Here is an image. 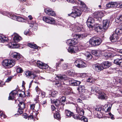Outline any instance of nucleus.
<instances>
[{
	"mask_svg": "<svg viewBox=\"0 0 122 122\" xmlns=\"http://www.w3.org/2000/svg\"><path fill=\"white\" fill-rule=\"evenodd\" d=\"M116 57V58H117L114 60V63L116 64L117 65H119V62H120V61H121V60L120 59V58L118 56Z\"/></svg>",
	"mask_w": 122,
	"mask_h": 122,
	"instance_id": "4c0bfd02",
	"label": "nucleus"
},
{
	"mask_svg": "<svg viewBox=\"0 0 122 122\" xmlns=\"http://www.w3.org/2000/svg\"><path fill=\"white\" fill-rule=\"evenodd\" d=\"M10 57L15 60H19L20 58V54L16 52H12L10 55Z\"/></svg>",
	"mask_w": 122,
	"mask_h": 122,
	"instance_id": "4468645a",
	"label": "nucleus"
},
{
	"mask_svg": "<svg viewBox=\"0 0 122 122\" xmlns=\"http://www.w3.org/2000/svg\"><path fill=\"white\" fill-rule=\"evenodd\" d=\"M25 74L27 76H28V78H30L35 79L37 76L34 74L33 72L28 71L26 72Z\"/></svg>",
	"mask_w": 122,
	"mask_h": 122,
	"instance_id": "f3484780",
	"label": "nucleus"
},
{
	"mask_svg": "<svg viewBox=\"0 0 122 122\" xmlns=\"http://www.w3.org/2000/svg\"><path fill=\"white\" fill-rule=\"evenodd\" d=\"M24 34L26 35H29L30 31L29 29L25 30L24 32Z\"/></svg>",
	"mask_w": 122,
	"mask_h": 122,
	"instance_id": "bf43d9fd",
	"label": "nucleus"
},
{
	"mask_svg": "<svg viewBox=\"0 0 122 122\" xmlns=\"http://www.w3.org/2000/svg\"><path fill=\"white\" fill-rule=\"evenodd\" d=\"M64 76H61V75H58L56 77V78H58V79L59 80L61 81H62L63 80H64V78H65Z\"/></svg>",
	"mask_w": 122,
	"mask_h": 122,
	"instance_id": "c9c22d12",
	"label": "nucleus"
},
{
	"mask_svg": "<svg viewBox=\"0 0 122 122\" xmlns=\"http://www.w3.org/2000/svg\"><path fill=\"white\" fill-rule=\"evenodd\" d=\"M61 67L63 70H66L71 68V67L67 63H66L62 64L61 65Z\"/></svg>",
	"mask_w": 122,
	"mask_h": 122,
	"instance_id": "a878e982",
	"label": "nucleus"
},
{
	"mask_svg": "<svg viewBox=\"0 0 122 122\" xmlns=\"http://www.w3.org/2000/svg\"><path fill=\"white\" fill-rule=\"evenodd\" d=\"M96 91L97 92V93L98 94L97 95L99 98L105 99L107 98L106 94L103 92L102 90L100 89L99 90H97Z\"/></svg>",
	"mask_w": 122,
	"mask_h": 122,
	"instance_id": "6e6552de",
	"label": "nucleus"
},
{
	"mask_svg": "<svg viewBox=\"0 0 122 122\" xmlns=\"http://www.w3.org/2000/svg\"><path fill=\"white\" fill-rule=\"evenodd\" d=\"M55 85L57 86L58 87L60 86L61 85V83L59 81H57L56 82L55 84Z\"/></svg>",
	"mask_w": 122,
	"mask_h": 122,
	"instance_id": "6e6d98bb",
	"label": "nucleus"
},
{
	"mask_svg": "<svg viewBox=\"0 0 122 122\" xmlns=\"http://www.w3.org/2000/svg\"><path fill=\"white\" fill-rule=\"evenodd\" d=\"M38 97L37 96L36 97V99L34 100V101H35V103L32 104L31 102H30L28 103V104H29L30 105V106L31 107H35L36 106H39V102H38Z\"/></svg>",
	"mask_w": 122,
	"mask_h": 122,
	"instance_id": "6ab92c4d",
	"label": "nucleus"
},
{
	"mask_svg": "<svg viewBox=\"0 0 122 122\" xmlns=\"http://www.w3.org/2000/svg\"><path fill=\"white\" fill-rule=\"evenodd\" d=\"M115 56H118L119 58H120V59L121 60V61H122V55H121L117 54Z\"/></svg>",
	"mask_w": 122,
	"mask_h": 122,
	"instance_id": "0e129e2a",
	"label": "nucleus"
},
{
	"mask_svg": "<svg viewBox=\"0 0 122 122\" xmlns=\"http://www.w3.org/2000/svg\"><path fill=\"white\" fill-rule=\"evenodd\" d=\"M45 11L47 15L51 16H55L56 15V14L52 9L48 8L45 9Z\"/></svg>",
	"mask_w": 122,
	"mask_h": 122,
	"instance_id": "2eb2a0df",
	"label": "nucleus"
},
{
	"mask_svg": "<svg viewBox=\"0 0 122 122\" xmlns=\"http://www.w3.org/2000/svg\"><path fill=\"white\" fill-rule=\"evenodd\" d=\"M10 48H18L19 47V45L16 44L15 43L13 42H10L9 44Z\"/></svg>",
	"mask_w": 122,
	"mask_h": 122,
	"instance_id": "cd10ccee",
	"label": "nucleus"
},
{
	"mask_svg": "<svg viewBox=\"0 0 122 122\" xmlns=\"http://www.w3.org/2000/svg\"><path fill=\"white\" fill-rule=\"evenodd\" d=\"M111 65L110 62L107 61H105L100 64H95V69L97 71H100L104 69L109 68Z\"/></svg>",
	"mask_w": 122,
	"mask_h": 122,
	"instance_id": "f257e3e1",
	"label": "nucleus"
},
{
	"mask_svg": "<svg viewBox=\"0 0 122 122\" xmlns=\"http://www.w3.org/2000/svg\"><path fill=\"white\" fill-rule=\"evenodd\" d=\"M66 99V97H62L60 99V101L62 104V106L63 107L65 105V104H67V103H65Z\"/></svg>",
	"mask_w": 122,
	"mask_h": 122,
	"instance_id": "2f4dec72",
	"label": "nucleus"
},
{
	"mask_svg": "<svg viewBox=\"0 0 122 122\" xmlns=\"http://www.w3.org/2000/svg\"><path fill=\"white\" fill-rule=\"evenodd\" d=\"M92 53L93 55L97 56H98L100 54V52L98 50H93L92 51Z\"/></svg>",
	"mask_w": 122,
	"mask_h": 122,
	"instance_id": "f704fd0d",
	"label": "nucleus"
},
{
	"mask_svg": "<svg viewBox=\"0 0 122 122\" xmlns=\"http://www.w3.org/2000/svg\"><path fill=\"white\" fill-rule=\"evenodd\" d=\"M27 46L30 48H34L35 49H37L39 47L36 44L34 43H29L27 44Z\"/></svg>",
	"mask_w": 122,
	"mask_h": 122,
	"instance_id": "393cba45",
	"label": "nucleus"
},
{
	"mask_svg": "<svg viewBox=\"0 0 122 122\" xmlns=\"http://www.w3.org/2000/svg\"><path fill=\"white\" fill-rule=\"evenodd\" d=\"M87 55H86V56L88 58H91L92 57V56L90 53L88 52H87Z\"/></svg>",
	"mask_w": 122,
	"mask_h": 122,
	"instance_id": "69168bd1",
	"label": "nucleus"
},
{
	"mask_svg": "<svg viewBox=\"0 0 122 122\" xmlns=\"http://www.w3.org/2000/svg\"><path fill=\"white\" fill-rule=\"evenodd\" d=\"M19 107H25V103L23 102H20V103L18 104Z\"/></svg>",
	"mask_w": 122,
	"mask_h": 122,
	"instance_id": "3c124183",
	"label": "nucleus"
},
{
	"mask_svg": "<svg viewBox=\"0 0 122 122\" xmlns=\"http://www.w3.org/2000/svg\"><path fill=\"white\" fill-rule=\"evenodd\" d=\"M12 77L11 76L9 77L6 80L5 82H9L11 80Z\"/></svg>",
	"mask_w": 122,
	"mask_h": 122,
	"instance_id": "e2e57ef3",
	"label": "nucleus"
},
{
	"mask_svg": "<svg viewBox=\"0 0 122 122\" xmlns=\"http://www.w3.org/2000/svg\"><path fill=\"white\" fill-rule=\"evenodd\" d=\"M74 37H76V38H74L73 39H69L68 40L67 43L70 46L75 45L78 42V41L77 40L78 38H82L83 36L82 35L78 34H76L74 35Z\"/></svg>",
	"mask_w": 122,
	"mask_h": 122,
	"instance_id": "20e7f679",
	"label": "nucleus"
},
{
	"mask_svg": "<svg viewBox=\"0 0 122 122\" xmlns=\"http://www.w3.org/2000/svg\"><path fill=\"white\" fill-rule=\"evenodd\" d=\"M70 83L73 86H78L80 85L81 82L74 80H71L70 81Z\"/></svg>",
	"mask_w": 122,
	"mask_h": 122,
	"instance_id": "4be33fe9",
	"label": "nucleus"
},
{
	"mask_svg": "<svg viewBox=\"0 0 122 122\" xmlns=\"http://www.w3.org/2000/svg\"><path fill=\"white\" fill-rule=\"evenodd\" d=\"M5 82L4 81H1L0 82V86L3 87L5 84Z\"/></svg>",
	"mask_w": 122,
	"mask_h": 122,
	"instance_id": "774afa93",
	"label": "nucleus"
},
{
	"mask_svg": "<svg viewBox=\"0 0 122 122\" xmlns=\"http://www.w3.org/2000/svg\"><path fill=\"white\" fill-rule=\"evenodd\" d=\"M82 25L79 23L77 22L75 24V31L76 32H79L81 31V28Z\"/></svg>",
	"mask_w": 122,
	"mask_h": 122,
	"instance_id": "aec40b11",
	"label": "nucleus"
},
{
	"mask_svg": "<svg viewBox=\"0 0 122 122\" xmlns=\"http://www.w3.org/2000/svg\"><path fill=\"white\" fill-rule=\"evenodd\" d=\"M100 89L98 87H96L95 86H92L91 88V92L92 93H94L95 92H96L97 93V92L96 91L97 90H99Z\"/></svg>",
	"mask_w": 122,
	"mask_h": 122,
	"instance_id": "72a5a7b5",
	"label": "nucleus"
},
{
	"mask_svg": "<svg viewBox=\"0 0 122 122\" xmlns=\"http://www.w3.org/2000/svg\"><path fill=\"white\" fill-rule=\"evenodd\" d=\"M16 71L18 73H21L23 72V70L22 68L18 66H16Z\"/></svg>",
	"mask_w": 122,
	"mask_h": 122,
	"instance_id": "a19ab883",
	"label": "nucleus"
},
{
	"mask_svg": "<svg viewBox=\"0 0 122 122\" xmlns=\"http://www.w3.org/2000/svg\"><path fill=\"white\" fill-rule=\"evenodd\" d=\"M97 81V80L94 79L92 77H90L88 78L87 80V82L92 83H96Z\"/></svg>",
	"mask_w": 122,
	"mask_h": 122,
	"instance_id": "7c9ffc66",
	"label": "nucleus"
},
{
	"mask_svg": "<svg viewBox=\"0 0 122 122\" xmlns=\"http://www.w3.org/2000/svg\"><path fill=\"white\" fill-rule=\"evenodd\" d=\"M68 15L69 16H71L74 18L76 17H78L76 14L74 12V11L73 10L72 13H71L68 14Z\"/></svg>",
	"mask_w": 122,
	"mask_h": 122,
	"instance_id": "ea45409f",
	"label": "nucleus"
},
{
	"mask_svg": "<svg viewBox=\"0 0 122 122\" xmlns=\"http://www.w3.org/2000/svg\"><path fill=\"white\" fill-rule=\"evenodd\" d=\"M122 34V29L117 28L115 30V33H113L110 37V40L112 42H114L117 41L118 39V35Z\"/></svg>",
	"mask_w": 122,
	"mask_h": 122,
	"instance_id": "7ed1b4c3",
	"label": "nucleus"
},
{
	"mask_svg": "<svg viewBox=\"0 0 122 122\" xmlns=\"http://www.w3.org/2000/svg\"><path fill=\"white\" fill-rule=\"evenodd\" d=\"M41 104L43 106H47V100L46 99V100H44L42 102Z\"/></svg>",
	"mask_w": 122,
	"mask_h": 122,
	"instance_id": "49530a36",
	"label": "nucleus"
},
{
	"mask_svg": "<svg viewBox=\"0 0 122 122\" xmlns=\"http://www.w3.org/2000/svg\"><path fill=\"white\" fill-rule=\"evenodd\" d=\"M25 107H24V108H22L21 107H19L18 108V112H19L20 114H21L23 112V110L24 109Z\"/></svg>",
	"mask_w": 122,
	"mask_h": 122,
	"instance_id": "09e8293b",
	"label": "nucleus"
},
{
	"mask_svg": "<svg viewBox=\"0 0 122 122\" xmlns=\"http://www.w3.org/2000/svg\"><path fill=\"white\" fill-rule=\"evenodd\" d=\"M44 64V63H43L40 61H38L37 63V64L38 66L41 69L42 67V66Z\"/></svg>",
	"mask_w": 122,
	"mask_h": 122,
	"instance_id": "79ce46f5",
	"label": "nucleus"
},
{
	"mask_svg": "<svg viewBox=\"0 0 122 122\" xmlns=\"http://www.w3.org/2000/svg\"><path fill=\"white\" fill-rule=\"evenodd\" d=\"M40 93H41V96L42 98H43L45 97V94L44 92L41 91V92H40Z\"/></svg>",
	"mask_w": 122,
	"mask_h": 122,
	"instance_id": "338daca9",
	"label": "nucleus"
},
{
	"mask_svg": "<svg viewBox=\"0 0 122 122\" xmlns=\"http://www.w3.org/2000/svg\"><path fill=\"white\" fill-rule=\"evenodd\" d=\"M91 40V44L95 46L99 45L102 42L101 39L97 37H92Z\"/></svg>",
	"mask_w": 122,
	"mask_h": 122,
	"instance_id": "423d86ee",
	"label": "nucleus"
},
{
	"mask_svg": "<svg viewBox=\"0 0 122 122\" xmlns=\"http://www.w3.org/2000/svg\"><path fill=\"white\" fill-rule=\"evenodd\" d=\"M51 102L54 104L56 107H58L60 106H62V104L59 100H53L51 101Z\"/></svg>",
	"mask_w": 122,
	"mask_h": 122,
	"instance_id": "bb28decb",
	"label": "nucleus"
},
{
	"mask_svg": "<svg viewBox=\"0 0 122 122\" xmlns=\"http://www.w3.org/2000/svg\"><path fill=\"white\" fill-rule=\"evenodd\" d=\"M41 69H46V71H49L52 70V69L50 67H49L45 63L43 64Z\"/></svg>",
	"mask_w": 122,
	"mask_h": 122,
	"instance_id": "c85d7f7f",
	"label": "nucleus"
},
{
	"mask_svg": "<svg viewBox=\"0 0 122 122\" xmlns=\"http://www.w3.org/2000/svg\"><path fill=\"white\" fill-rule=\"evenodd\" d=\"M65 113L67 117H70L73 114L71 112L67 110H66Z\"/></svg>",
	"mask_w": 122,
	"mask_h": 122,
	"instance_id": "e433bc0d",
	"label": "nucleus"
},
{
	"mask_svg": "<svg viewBox=\"0 0 122 122\" xmlns=\"http://www.w3.org/2000/svg\"><path fill=\"white\" fill-rule=\"evenodd\" d=\"M73 8L74 12L78 16H80L82 14V12L81 10H80L78 9L76 6H73Z\"/></svg>",
	"mask_w": 122,
	"mask_h": 122,
	"instance_id": "412c9836",
	"label": "nucleus"
},
{
	"mask_svg": "<svg viewBox=\"0 0 122 122\" xmlns=\"http://www.w3.org/2000/svg\"><path fill=\"white\" fill-rule=\"evenodd\" d=\"M103 13L101 11L95 12L93 14V16L96 19L101 18L104 16Z\"/></svg>",
	"mask_w": 122,
	"mask_h": 122,
	"instance_id": "9d476101",
	"label": "nucleus"
},
{
	"mask_svg": "<svg viewBox=\"0 0 122 122\" xmlns=\"http://www.w3.org/2000/svg\"><path fill=\"white\" fill-rule=\"evenodd\" d=\"M63 61V59H60L59 60V62L58 63H56V68L57 70H58V68L59 67V65L61 64V61Z\"/></svg>",
	"mask_w": 122,
	"mask_h": 122,
	"instance_id": "37998d69",
	"label": "nucleus"
},
{
	"mask_svg": "<svg viewBox=\"0 0 122 122\" xmlns=\"http://www.w3.org/2000/svg\"><path fill=\"white\" fill-rule=\"evenodd\" d=\"M21 37L17 34H15L13 38V40L15 42H17L21 40Z\"/></svg>",
	"mask_w": 122,
	"mask_h": 122,
	"instance_id": "5701e85b",
	"label": "nucleus"
},
{
	"mask_svg": "<svg viewBox=\"0 0 122 122\" xmlns=\"http://www.w3.org/2000/svg\"><path fill=\"white\" fill-rule=\"evenodd\" d=\"M81 99L82 100H81L80 98L78 99L77 100L78 101L80 102H82V100H85L86 99V98L83 97H82Z\"/></svg>",
	"mask_w": 122,
	"mask_h": 122,
	"instance_id": "052dcab7",
	"label": "nucleus"
},
{
	"mask_svg": "<svg viewBox=\"0 0 122 122\" xmlns=\"http://www.w3.org/2000/svg\"><path fill=\"white\" fill-rule=\"evenodd\" d=\"M78 50V47L77 46H71L69 48L68 51L71 53H74L77 52Z\"/></svg>",
	"mask_w": 122,
	"mask_h": 122,
	"instance_id": "dca6fc26",
	"label": "nucleus"
},
{
	"mask_svg": "<svg viewBox=\"0 0 122 122\" xmlns=\"http://www.w3.org/2000/svg\"><path fill=\"white\" fill-rule=\"evenodd\" d=\"M54 117L57 120H59L61 119V117L59 113L58 112L56 113L55 115L54 114Z\"/></svg>",
	"mask_w": 122,
	"mask_h": 122,
	"instance_id": "c03bdc74",
	"label": "nucleus"
},
{
	"mask_svg": "<svg viewBox=\"0 0 122 122\" xmlns=\"http://www.w3.org/2000/svg\"><path fill=\"white\" fill-rule=\"evenodd\" d=\"M8 40V38L4 36H0V42H7Z\"/></svg>",
	"mask_w": 122,
	"mask_h": 122,
	"instance_id": "473e14b6",
	"label": "nucleus"
},
{
	"mask_svg": "<svg viewBox=\"0 0 122 122\" xmlns=\"http://www.w3.org/2000/svg\"><path fill=\"white\" fill-rule=\"evenodd\" d=\"M84 86H80L79 87L77 88V90L79 91V92H80V91L81 92H83V91H84Z\"/></svg>",
	"mask_w": 122,
	"mask_h": 122,
	"instance_id": "a18cd8bd",
	"label": "nucleus"
},
{
	"mask_svg": "<svg viewBox=\"0 0 122 122\" xmlns=\"http://www.w3.org/2000/svg\"><path fill=\"white\" fill-rule=\"evenodd\" d=\"M10 17H11V18L13 20H17V16H16L14 15H12L11 14L10 15Z\"/></svg>",
	"mask_w": 122,
	"mask_h": 122,
	"instance_id": "603ef678",
	"label": "nucleus"
},
{
	"mask_svg": "<svg viewBox=\"0 0 122 122\" xmlns=\"http://www.w3.org/2000/svg\"><path fill=\"white\" fill-rule=\"evenodd\" d=\"M24 20V19L23 18L17 16L16 20L22 22Z\"/></svg>",
	"mask_w": 122,
	"mask_h": 122,
	"instance_id": "de8ad7c7",
	"label": "nucleus"
},
{
	"mask_svg": "<svg viewBox=\"0 0 122 122\" xmlns=\"http://www.w3.org/2000/svg\"><path fill=\"white\" fill-rule=\"evenodd\" d=\"M95 109L98 111H100L101 110H103L102 107H97V108H94Z\"/></svg>",
	"mask_w": 122,
	"mask_h": 122,
	"instance_id": "5fc2aeb1",
	"label": "nucleus"
},
{
	"mask_svg": "<svg viewBox=\"0 0 122 122\" xmlns=\"http://www.w3.org/2000/svg\"><path fill=\"white\" fill-rule=\"evenodd\" d=\"M102 29H103V28L102 26L99 25L98 26L96 27L95 28V30L96 31L100 33L102 31L103 32V30H102Z\"/></svg>",
	"mask_w": 122,
	"mask_h": 122,
	"instance_id": "c756f323",
	"label": "nucleus"
},
{
	"mask_svg": "<svg viewBox=\"0 0 122 122\" xmlns=\"http://www.w3.org/2000/svg\"><path fill=\"white\" fill-rule=\"evenodd\" d=\"M36 90L37 92L39 94L40 93V92L41 91L40 89L38 87V86L36 87Z\"/></svg>",
	"mask_w": 122,
	"mask_h": 122,
	"instance_id": "864d4df0",
	"label": "nucleus"
},
{
	"mask_svg": "<svg viewBox=\"0 0 122 122\" xmlns=\"http://www.w3.org/2000/svg\"><path fill=\"white\" fill-rule=\"evenodd\" d=\"M76 2V4L80 5V9L81 12H86L89 10L87 7L83 2L81 0H77Z\"/></svg>",
	"mask_w": 122,
	"mask_h": 122,
	"instance_id": "39448f33",
	"label": "nucleus"
},
{
	"mask_svg": "<svg viewBox=\"0 0 122 122\" xmlns=\"http://www.w3.org/2000/svg\"><path fill=\"white\" fill-rule=\"evenodd\" d=\"M15 62L12 60L5 59L2 62V65L6 68H10L13 66Z\"/></svg>",
	"mask_w": 122,
	"mask_h": 122,
	"instance_id": "f03ea898",
	"label": "nucleus"
},
{
	"mask_svg": "<svg viewBox=\"0 0 122 122\" xmlns=\"http://www.w3.org/2000/svg\"><path fill=\"white\" fill-rule=\"evenodd\" d=\"M113 56H114L113 55L112 53H108L107 57L110 58Z\"/></svg>",
	"mask_w": 122,
	"mask_h": 122,
	"instance_id": "4d7b16f0",
	"label": "nucleus"
},
{
	"mask_svg": "<svg viewBox=\"0 0 122 122\" xmlns=\"http://www.w3.org/2000/svg\"><path fill=\"white\" fill-rule=\"evenodd\" d=\"M72 116L75 119H77L79 120H81V121H83L84 122H87V119L85 117L83 116L81 117L80 115L78 114H72Z\"/></svg>",
	"mask_w": 122,
	"mask_h": 122,
	"instance_id": "f8f14e48",
	"label": "nucleus"
},
{
	"mask_svg": "<svg viewBox=\"0 0 122 122\" xmlns=\"http://www.w3.org/2000/svg\"><path fill=\"white\" fill-rule=\"evenodd\" d=\"M112 7H114L117 6V5L116 2H110Z\"/></svg>",
	"mask_w": 122,
	"mask_h": 122,
	"instance_id": "8fccbe9b",
	"label": "nucleus"
},
{
	"mask_svg": "<svg viewBox=\"0 0 122 122\" xmlns=\"http://www.w3.org/2000/svg\"><path fill=\"white\" fill-rule=\"evenodd\" d=\"M115 20L116 22L117 23H119L120 22L122 21V15L117 17Z\"/></svg>",
	"mask_w": 122,
	"mask_h": 122,
	"instance_id": "58836bf2",
	"label": "nucleus"
},
{
	"mask_svg": "<svg viewBox=\"0 0 122 122\" xmlns=\"http://www.w3.org/2000/svg\"><path fill=\"white\" fill-rule=\"evenodd\" d=\"M94 22L95 20L93 18L91 17H89L87 21V25L90 28L92 29L93 26L92 24Z\"/></svg>",
	"mask_w": 122,
	"mask_h": 122,
	"instance_id": "ddd939ff",
	"label": "nucleus"
},
{
	"mask_svg": "<svg viewBox=\"0 0 122 122\" xmlns=\"http://www.w3.org/2000/svg\"><path fill=\"white\" fill-rule=\"evenodd\" d=\"M76 111L79 115L82 116L84 113V112L83 109L80 107H76Z\"/></svg>",
	"mask_w": 122,
	"mask_h": 122,
	"instance_id": "b1692460",
	"label": "nucleus"
},
{
	"mask_svg": "<svg viewBox=\"0 0 122 122\" xmlns=\"http://www.w3.org/2000/svg\"><path fill=\"white\" fill-rule=\"evenodd\" d=\"M103 32H105L107 30L109 24V21L107 20H104L102 23Z\"/></svg>",
	"mask_w": 122,
	"mask_h": 122,
	"instance_id": "9b49d317",
	"label": "nucleus"
},
{
	"mask_svg": "<svg viewBox=\"0 0 122 122\" xmlns=\"http://www.w3.org/2000/svg\"><path fill=\"white\" fill-rule=\"evenodd\" d=\"M43 19L45 22L51 24H54L55 22L54 19L51 17H47L44 16L43 17Z\"/></svg>",
	"mask_w": 122,
	"mask_h": 122,
	"instance_id": "1a4fd4ad",
	"label": "nucleus"
},
{
	"mask_svg": "<svg viewBox=\"0 0 122 122\" xmlns=\"http://www.w3.org/2000/svg\"><path fill=\"white\" fill-rule=\"evenodd\" d=\"M113 104L110 102L107 103L106 105H105L106 107H112Z\"/></svg>",
	"mask_w": 122,
	"mask_h": 122,
	"instance_id": "680f3d73",
	"label": "nucleus"
},
{
	"mask_svg": "<svg viewBox=\"0 0 122 122\" xmlns=\"http://www.w3.org/2000/svg\"><path fill=\"white\" fill-rule=\"evenodd\" d=\"M17 92L16 90H14L11 92L10 94L8 100H13L15 98V96L17 93Z\"/></svg>",
	"mask_w": 122,
	"mask_h": 122,
	"instance_id": "a211bd4d",
	"label": "nucleus"
},
{
	"mask_svg": "<svg viewBox=\"0 0 122 122\" xmlns=\"http://www.w3.org/2000/svg\"><path fill=\"white\" fill-rule=\"evenodd\" d=\"M111 109V107H108L106 110H105V109L103 108V110L104 111H105V112H110Z\"/></svg>",
	"mask_w": 122,
	"mask_h": 122,
	"instance_id": "13d9d810",
	"label": "nucleus"
},
{
	"mask_svg": "<svg viewBox=\"0 0 122 122\" xmlns=\"http://www.w3.org/2000/svg\"><path fill=\"white\" fill-rule=\"evenodd\" d=\"M74 64L76 67L79 68H84L87 66L85 62L80 59H78L75 61Z\"/></svg>",
	"mask_w": 122,
	"mask_h": 122,
	"instance_id": "0eeeda50",
	"label": "nucleus"
}]
</instances>
